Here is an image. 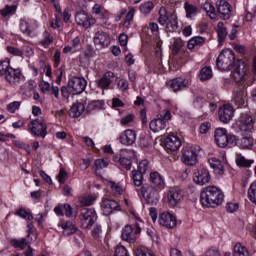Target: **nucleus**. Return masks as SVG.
I'll use <instances>...</instances> for the list:
<instances>
[{"label":"nucleus","mask_w":256,"mask_h":256,"mask_svg":"<svg viewBox=\"0 0 256 256\" xmlns=\"http://www.w3.org/2000/svg\"><path fill=\"white\" fill-rule=\"evenodd\" d=\"M224 199L223 191L216 186H207L200 194V201L204 207H218Z\"/></svg>","instance_id":"f257e3e1"},{"label":"nucleus","mask_w":256,"mask_h":256,"mask_svg":"<svg viewBox=\"0 0 256 256\" xmlns=\"http://www.w3.org/2000/svg\"><path fill=\"white\" fill-rule=\"evenodd\" d=\"M214 137L216 144L222 149H225V147L237 146V136L227 134V129L225 128H216Z\"/></svg>","instance_id":"f03ea898"},{"label":"nucleus","mask_w":256,"mask_h":256,"mask_svg":"<svg viewBox=\"0 0 256 256\" xmlns=\"http://www.w3.org/2000/svg\"><path fill=\"white\" fill-rule=\"evenodd\" d=\"M235 65V52L231 49L223 50L216 60L219 71H229Z\"/></svg>","instance_id":"7ed1b4c3"},{"label":"nucleus","mask_w":256,"mask_h":256,"mask_svg":"<svg viewBox=\"0 0 256 256\" xmlns=\"http://www.w3.org/2000/svg\"><path fill=\"white\" fill-rule=\"evenodd\" d=\"M158 23H160V25H166V28L171 33H173V31H175L176 29H179L177 16L175 14H169V12H167V9L164 7H161L159 10Z\"/></svg>","instance_id":"20e7f679"},{"label":"nucleus","mask_w":256,"mask_h":256,"mask_svg":"<svg viewBox=\"0 0 256 256\" xmlns=\"http://www.w3.org/2000/svg\"><path fill=\"white\" fill-rule=\"evenodd\" d=\"M28 129L35 137L45 139L47 137V124L44 117H38L28 124Z\"/></svg>","instance_id":"39448f33"},{"label":"nucleus","mask_w":256,"mask_h":256,"mask_svg":"<svg viewBox=\"0 0 256 256\" xmlns=\"http://www.w3.org/2000/svg\"><path fill=\"white\" fill-rule=\"evenodd\" d=\"M79 219L82 229H90L97 221V212L91 208H81Z\"/></svg>","instance_id":"423d86ee"},{"label":"nucleus","mask_w":256,"mask_h":256,"mask_svg":"<svg viewBox=\"0 0 256 256\" xmlns=\"http://www.w3.org/2000/svg\"><path fill=\"white\" fill-rule=\"evenodd\" d=\"M201 146L193 145L190 148L182 150L183 162L185 165L193 166L197 163V157L201 154Z\"/></svg>","instance_id":"0eeeda50"},{"label":"nucleus","mask_w":256,"mask_h":256,"mask_svg":"<svg viewBox=\"0 0 256 256\" xmlns=\"http://www.w3.org/2000/svg\"><path fill=\"white\" fill-rule=\"evenodd\" d=\"M141 233V226L139 223L134 224V228L131 225H126L122 229V240L126 241L127 243H135L137 241L138 235Z\"/></svg>","instance_id":"6e6552de"},{"label":"nucleus","mask_w":256,"mask_h":256,"mask_svg":"<svg viewBox=\"0 0 256 256\" xmlns=\"http://www.w3.org/2000/svg\"><path fill=\"white\" fill-rule=\"evenodd\" d=\"M249 75V65L243 60H238L234 65V70L232 72V77L235 83H241L244 79H247Z\"/></svg>","instance_id":"1a4fd4ad"},{"label":"nucleus","mask_w":256,"mask_h":256,"mask_svg":"<svg viewBox=\"0 0 256 256\" xmlns=\"http://www.w3.org/2000/svg\"><path fill=\"white\" fill-rule=\"evenodd\" d=\"M71 95H81L87 88V80L81 77H72L68 80Z\"/></svg>","instance_id":"9d476101"},{"label":"nucleus","mask_w":256,"mask_h":256,"mask_svg":"<svg viewBox=\"0 0 256 256\" xmlns=\"http://www.w3.org/2000/svg\"><path fill=\"white\" fill-rule=\"evenodd\" d=\"M159 189L154 186H149L147 184L143 185L140 189L142 196L146 199L147 203H155L159 201Z\"/></svg>","instance_id":"9b49d317"},{"label":"nucleus","mask_w":256,"mask_h":256,"mask_svg":"<svg viewBox=\"0 0 256 256\" xmlns=\"http://www.w3.org/2000/svg\"><path fill=\"white\" fill-rule=\"evenodd\" d=\"M238 127L242 133H252L255 129V122H253V116L251 114H242Z\"/></svg>","instance_id":"f8f14e48"},{"label":"nucleus","mask_w":256,"mask_h":256,"mask_svg":"<svg viewBox=\"0 0 256 256\" xmlns=\"http://www.w3.org/2000/svg\"><path fill=\"white\" fill-rule=\"evenodd\" d=\"M194 183L197 185H206L211 181V174L205 167H200L194 171Z\"/></svg>","instance_id":"ddd939ff"},{"label":"nucleus","mask_w":256,"mask_h":256,"mask_svg":"<svg viewBox=\"0 0 256 256\" xmlns=\"http://www.w3.org/2000/svg\"><path fill=\"white\" fill-rule=\"evenodd\" d=\"M75 21L77 25H80L81 27H85V29H89L91 25H95V23H97V20L89 16V14H87V12L85 11L77 12L75 15Z\"/></svg>","instance_id":"4468645a"},{"label":"nucleus","mask_w":256,"mask_h":256,"mask_svg":"<svg viewBox=\"0 0 256 256\" xmlns=\"http://www.w3.org/2000/svg\"><path fill=\"white\" fill-rule=\"evenodd\" d=\"M232 103L239 108L247 104V91L242 88H235L232 95Z\"/></svg>","instance_id":"2eb2a0df"},{"label":"nucleus","mask_w":256,"mask_h":256,"mask_svg":"<svg viewBox=\"0 0 256 256\" xmlns=\"http://www.w3.org/2000/svg\"><path fill=\"white\" fill-rule=\"evenodd\" d=\"M183 199V193L179 188H171L167 191V203L169 207H177Z\"/></svg>","instance_id":"dca6fc26"},{"label":"nucleus","mask_w":256,"mask_h":256,"mask_svg":"<svg viewBox=\"0 0 256 256\" xmlns=\"http://www.w3.org/2000/svg\"><path fill=\"white\" fill-rule=\"evenodd\" d=\"M21 77H23L21 69H15L13 67H11L5 75L7 83L12 85L13 87H16V85H19L21 83Z\"/></svg>","instance_id":"f3484780"},{"label":"nucleus","mask_w":256,"mask_h":256,"mask_svg":"<svg viewBox=\"0 0 256 256\" xmlns=\"http://www.w3.org/2000/svg\"><path fill=\"white\" fill-rule=\"evenodd\" d=\"M159 223L166 229H173L177 226V217L169 212H163L159 216Z\"/></svg>","instance_id":"a211bd4d"},{"label":"nucleus","mask_w":256,"mask_h":256,"mask_svg":"<svg viewBox=\"0 0 256 256\" xmlns=\"http://www.w3.org/2000/svg\"><path fill=\"white\" fill-rule=\"evenodd\" d=\"M101 209L103 215L109 216L114 211H119L121 209V206H119V202L111 199H104L101 203Z\"/></svg>","instance_id":"6ab92c4d"},{"label":"nucleus","mask_w":256,"mask_h":256,"mask_svg":"<svg viewBox=\"0 0 256 256\" xmlns=\"http://www.w3.org/2000/svg\"><path fill=\"white\" fill-rule=\"evenodd\" d=\"M216 5L220 19H224V21L231 19V4H229V2L226 0H219Z\"/></svg>","instance_id":"aec40b11"},{"label":"nucleus","mask_w":256,"mask_h":256,"mask_svg":"<svg viewBox=\"0 0 256 256\" xmlns=\"http://www.w3.org/2000/svg\"><path fill=\"white\" fill-rule=\"evenodd\" d=\"M233 106L231 104H225L222 107H220L218 111L219 119L222 123H229L231 119H233V113H234Z\"/></svg>","instance_id":"412c9836"},{"label":"nucleus","mask_w":256,"mask_h":256,"mask_svg":"<svg viewBox=\"0 0 256 256\" xmlns=\"http://www.w3.org/2000/svg\"><path fill=\"white\" fill-rule=\"evenodd\" d=\"M93 41L97 47H100L101 49H105V47H109L111 43V38L109 37V34L103 31H98L95 33Z\"/></svg>","instance_id":"4be33fe9"},{"label":"nucleus","mask_w":256,"mask_h":256,"mask_svg":"<svg viewBox=\"0 0 256 256\" xmlns=\"http://www.w3.org/2000/svg\"><path fill=\"white\" fill-rule=\"evenodd\" d=\"M119 141L122 145H133L135 141H137V134L135 133V130H125L119 137Z\"/></svg>","instance_id":"5701e85b"},{"label":"nucleus","mask_w":256,"mask_h":256,"mask_svg":"<svg viewBox=\"0 0 256 256\" xmlns=\"http://www.w3.org/2000/svg\"><path fill=\"white\" fill-rule=\"evenodd\" d=\"M131 159H135V152L133 150H125L119 165L126 171H131V167H133V160Z\"/></svg>","instance_id":"b1692460"},{"label":"nucleus","mask_w":256,"mask_h":256,"mask_svg":"<svg viewBox=\"0 0 256 256\" xmlns=\"http://www.w3.org/2000/svg\"><path fill=\"white\" fill-rule=\"evenodd\" d=\"M114 79H115V73L111 71L105 72L104 75L97 81V87L103 90L109 89Z\"/></svg>","instance_id":"393cba45"},{"label":"nucleus","mask_w":256,"mask_h":256,"mask_svg":"<svg viewBox=\"0 0 256 256\" xmlns=\"http://www.w3.org/2000/svg\"><path fill=\"white\" fill-rule=\"evenodd\" d=\"M167 151H178L181 147V140L175 135H169L164 141Z\"/></svg>","instance_id":"a878e982"},{"label":"nucleus","mask_w":256,"mask_h":256,"mask_svg":"<svg viewBox=\"0 0 256 256\" xmlns=\"http://www.w3.org/2000/svg\"><path fill=\"white\" fill-rule=\"evenodd\" d=\"M189 85V80L177 77L170 81V88L174 91V93H177V91H183V89H186V87Z\"/></svg>","instance_id":"bb28decb"},{"label":"nucleus","mask_w":256,"mask_h":256,"mask_svg":"<svg viewBox=\"0 0 256 256\" xmlns=\"http://www.w3.org/2000/svg\"><path fill=\"white\" fill-rule=\"evenodd\" d=\"M254 143L255 139H253L251 135H246L239 139L236 138V145H238L240 149H252Z\"/></svg>","instance_id":"cd10ccee"},{"label":"nucleus","mask_w":256,"mask_h":256,"mask_svg":"<svg viewBox=\"0 0 256 256\" xmlns=\"http://www.w3.org/2000/svg\"><path fill=\"white\" fill-rule=\"evenodd\" d=\"M85 112V104L81 102H77L74 104L69 110V116L73 119H77V117H81Z\"/></svg>","instance_id":"c85d7f7f"},{"label":"nucleus","mask_w":256,"mask_h":256,"mask_svg":"<svg viewBox=\"0 0 256 256\" xmlns=\"http://www.w3.org/2000/svg\"><path fill=\"white\" fill-rule=\"evenodd\" d=\"M150 183H152L153 187L161 190L165 187V182L163 181V177L159 172L150 173Z\"/></svg>","instance_id":"c756f323"},{"label":"nucleus","mask_w":256,"mask_h":256,"mask_svg":"<svg viewBox=\"0 0 256 256\" xmlns=\"http://www.w3.org/2000/svg\"><path fill=\"white\" fill-rule=\"evenodd\" d=\"M208 162L216 175H223L225 173V168L223 167L221 160L217 158H210Z\"/></svg>","instance_id":"7c9ffc66"},{"label":"nucleus","mask_w":256,"mask_h":256,"mask_svg":"<svg viewBox=\"0 0 256 256\" xmlns=\"http://www.w3.org/2000/svg\"><path fill=\"white\" fill-rule=\"evenodd\" d=\"M149 125L151 131L154 133H159V131H163V129L167 127L165 120H161L159 117H156V119L152 120Z\"/></svg>","instance_id":"2f4dec72"},{"label":"nucleus","mask_w":256,"mask_h":256,"mask_svg":"<svg viewBox=\"0 0 256 256\" xmlns=\"http://www.w3.org/2000/svg\"><path fill=\"white\" fill-rule=\"evenodd\" d=\"M216 31L218 35V43L222 45L227 37V28L225 27V23L218 22Z\"/></svg>","instance_id":"473e14b6"},{"label":"nucleus","mask_w":256,"mask_h":256,"mask_svg":"<svg viewBox=\"0 0 256 256\" xmlns=\"http://www.w3.org/2000/svg\"><path fill=\"white\" fill-rule=\"evenodd\" d=\"M254 163H255V160L247 159V158H245V156H242L241 154H237V156H236V165L238 167L249 168Z\"/></svg>","instance_id":"72a5a7b5"},{"label":"nucleus","mask_w":256,"mask_h":256,"mask_svg":"<svg viewBox=\"0 0 256 256\" xmlns=\"http://www.w3.org/2000/svg\"><path fill=\"white\" fill-rule=\"evenodd\" d=\"M20 31H22V33H25V35H28V37H33L35 35L33 27H31V23L27 20H21Z\"/></svg>","instance_id":"f704fd0d"},{"label":"nucleus","mask_w":256,"mask_h":256,"mask_svg":"<svg viewBox=\"0 0 256 256\" xmlns=\"http://www.w3.org/2000/svg\"><path fill=\"white\" fill-rule=\"evenodd\" d=\"M201 45H205V38L201 36H195L188 41V49H195L196 47H201Z\"/></svg>","instance_id":"c9c22d12"},{"label":"nucleus","mask_w":256,"mask_h":256,"mask_svg":"<svg viewBox=\"0 0 256 256\" xmlns=\"http://www.w3.org/2000/svg\"><path fill=\"white\" fill-rule=\"evenodd\" d=\"M10 245L14 247V249H21V251L25 250L28 242L27 239L21 238V239H12L10 241Z\"/></svg>","instance_id":"e433bc0d"},{"label":"nucleus","mask_w":256,"mask_h":256,"mask_svg":"<svg viewBox=\"0 0 256 256\" xmlns=\"http://www.w3.org/2000/svg\"><path fill=\"white\" fill-rule=\"evenodd\" d=\"M234 256H249V250L247 247L241 245V243H236L234 246Z\"/></svg>","instance_id":"4c0bfd02"},{"label":"nucleus","mask_w":256,"mask_h":256,"mask_svg":"<svg viewBox=\"0 0 256 256\" xmlns=\"http://www.w3.org/2000/svg\"><path fill=\"white\" fill-rule=\"evenodd\" d=\"M64 235H73V233L77 232V226H75L71 222L62 223L61 225Z\"/></svg>","instance_id":"58836bf2"},{"label":"nucleus","mask_w":256,"mask_h":256,"mask_svg":"<svg viewBox=\"0 0 256 256\" xmlns=\"http://www.w3.org/2000/svg\"><path fill=\"white\" fill-rule=\"evenodd\" d=\"M144 175L141 172H137L136 170L132 171V181L135 187H141L143 185Z\"/></svg>","instance_id":"ea45409f"},{"label":"nucleus","mask_w":256,"mask_h":256,"mask_svg":"<svg viewBox=\"0 0 256 256\" xmlns=\"http://www.w3.org/2000/svg\"><path fill=\"white\" fill-rule=\"evenodd\" d=\"M11 68V61L9 58L0 60V77L7 75L8 70Z\"/></svg>","instance_id":"a19ab883"},{"label":"nucleus","mask_w":256,"mask_h":256,"mask_svg":"<svg viewBox=\"0 0 256 256\" xmlns=\"http://www.w3.org/2000/svg\"><path fill=\"white\" fill-rule=\"evenodd\" d=\"M43 39L39 41V44L42 45V47H49L53 43V36L49 31H44L42 35Z\"/></svg>","instance_id":"79ce46f5"},{"label":"nucleus","mask_w":256,"mask_h":256,"mask_svg":"<svg viewBox=\"0 0 256 256\" xmlns=\"http://www.w3.org/2000/svg\"><path fill=\"white\" fill-rule=\"evenodd\" d=\"M134 254L135 256H155V254H153V251L145 246H140L134 249Z\"/></svg>","instance_id":"37998d69"},{"label":"nucleus","mask_w":256,"mask_h":256,"mask_svg":"<svg viewBox=\"0 0 256 256\" xmlns=\"http://www.w3.org/2000/svg\"><path fill=\"white\" fill-rule=\"evenodd\" d=\"M199 77L200 81H208L213 77V70H211V67H204L201 69Z\"/></svg>","instance_id":"c03bdc74"},{"label":"nucleus","mask_w":256,"mask_h":256,"mask_svg":"<svg viewBox=\"0 0 256 256\" xmlns=\"http://www.w3.org/2000/svg\"><path fill=\"white\" fill-rule=\"evenodd\" d=\"M95 196L93 195H86V196H81L79 198V203L83 207H89L90 205H93L95 203Z\"/></svg>","instance_id":"a18cd8bd"},{"label":"nucleus","mask_w":256,"mask_h":256,"mask_svg":"<svg viewBox=\"0 0 256 256\" xmlns=\"http://www.w3.org/2000/svg\"><path fill=\"white\" fill-rule=\"evenodd\" d=\"M17 12V5H6L3 9L0 10L2 17H7L9 15H15Z\"/></svg>","instance_id":"49530a36"},{"label":"nucleus","mask_w":256,"mask_h":256,"mask_svg":"<svg viewBox=\"0 0 256 256\" xmlns=\"http://www.w3.org/2000/svg\"><path fill=\"white\" fill-rule=\"evenodd\" d=\"M153 7H155L153 5V2L148 1V2H144L140 5L139 9L140 12L143 13V15H149V13H151V11H153Z\"/></svg>","instance_id":"de8ad7c7"},{"label":"nucleus","mask_w":256,"mask_h":256,"mask_svg":"<svg viewBox=\"0 0 256 256\" xmlns=\"http://www.w3.org/2000/svg\"><path fill=\"white\" fill-rule=\"evenodd\" d=\"M203 10L206 12L208 17H210V19H215V17H217V14L215 13V7H213L211 3L206 2L204 4Z\"/></svg>","instance_id":"09e8293b"},{"label":"nucleus","mask_w":256,"mask_h":256,"mask_svg":"<svg viewBox=\"0 0 256 256\" xmlns=\"http://www.w3.org/2000/svg\"><path fill=\"white\" fill-rule=\"evenodd\" d=\"M15 215L21 217L22 219H25L26 221H33V214L27 212V210L23 208L16 211Z\"/></svg>","instance_id":"8fccbe9b"},{"label":"nucleus","mask_w":256,"mask_h":256,"mask_svg":"<svg viewBox=\"0 0 256 256\" xmlns=\"http://www.w3.org/2000/svg\"><path fill=\"white\" fill-rule=\"evenodd\" d=\"M138 173H141L142 175H146L147 171H149V161L142 160L138 164V169L136 170Z\"/></svg>","instance_id":"3c124183"},{"label":"nucleus","mask_w":256,"mask_h":256,"mask_svg":"<svg viewBox=\"0 0 256 256\" xmlns=\"http://www.w3.org/2000/svg\"><path fill=\"white\" fill-rule=\"evenodd\" d=\"M185 11L186 17H188V19H191V17H194V15L197 13V8L194 5H191L188 2H186Z\"/></svg>","instance_id":"603ef678"},{"label":"nucleus","mask_w":256,"mask_h":256,"mask_svg":"<svg viewBox=\"0 0 256 256\" xmlns=\"http://www.w3.org/2000/svg\"><path fill=\"white\" fill-rule=\"evenodd\" d=\"M248 197L250 201L256 205V181L250 185L248 189Z\"/></svg>","instance_id":"864d4df0"},{"label":"nucleus","mask_w":256,"mask_h":256,"mask_svg":"<svg viewBox=\"0 0 256 256\" xmlns=\"http://www.w3.org/2000/svg\"><path fill=\"white\" fill-rule=\"evenodd\" d=\"M27 237L31 238V241H37V231L35 230V228L33 227L32 223H28L27 224Z\"/></svg>","instance_id":"5fc2aeb1"},{"label":"nucleus","mask_w":256,"mask_h":256,"mask_svg":"<svg viewBox=\"0 0 256 256\" xmlns=\"http://www.w3.org/2000/svg\"><path fill=\"white\" fill-rule=\"evenodd\" d=\"M133 17H135V8H131L129 12L126 15L124 26L129 27L131 25V22L133 21Z\"/></svg>","instance_id":"6e6d98bb"},{"label":"nucleus","mask_w":256,"mask_h":256,"mask_svg":"<svg viewBox=\"0 0 256 256\" xmlns=\"http://www.w3.org/2000/svg\"><path fill=\"white\" fill-rule=\"evenodd\" d=\"M103 105H105V102L103 100H94L89 103L88 108L89 109H103Z\"/></svg>","instance_id":"4d7b16f0"},{"label":"nucleus","mask_w":256,"mask_h":256,"mask_svg":"<svg viewBox=\"0 0 256 256\" xmlns=\"http://www.w3.org/2000/svg\"><path fill=\"white\" fill-rule=\"evenodd\" d=\"M114 256H129V251L125 246H116Z\"/></svg>","instance_id":"13d9d810"},{"label":"nucleus","mask_w":256,"mask_h":256,"mask_svg":"<svg viewBox=\"0 0 256 256\" xmlns=\"http://www.w3.org/2000/svg\"><path fill=\"white\" fill-rule=\"evenodd\" d=\"M50 26L52 27V29H62L61 16L59 14L55 15V18L52 20Z\"/></svg>","instance_id":"bf43d9fd"},{"label":"nucleus","mask_w":256,"mask_h":256,"mask_svg":"<svg viewBox=\"0 0 256 256\" xmlns=\"http://www.w3.org/2000/svg\"><path fill=\"white\" fill-rule=\"evenodd\" d=\"M20 107H21V102L14 101L7 105V111H9V113H15V111H17V109H19Z\"/></svg>","instance_id":"052dcab7"},{"label":"nucleus","mask_w":256,"mask_h":256,"mask_svg":"<svg viewBox=\"0 0 256 256\" xmlns=\"http://www.w3.org/2000/svg\"><path fill=\"white\" fill-rule=\"evenodd\" d=\"M39 87L41 89V92L44 93V94L51 92V84H49V82H47L45 80H42L39 83Z\"/></svg>","instance_id":"680f3d73"},{"label":"nucleus","mask_w":256,"mask_h":256,"mask_svg":"<svg viewBox=\"0 0 256 256\" xmlns=\"http://www.w3.org/2000/svg\"><path fill=\"white\" fill-rule=\"evenodd\" d=\"M133 119H135V115L128 114L121 118L120 123H121V125L126 127L127 125H129V123H132Z\"/></svg>","instance_id":"e2e57ef3"},{"label":"nucleus","mask_w":256,"mask_h":256,"mask_svg":"<svg viewBox=\"0 0 256 256\" xmlns=\"http://www.w3.org/2000/svg\"><path fill=\"white\" fill-rule=\"evenodd\" d=\"M68 177H69V175L67 174V171H65V169L61 168L59 171V174L57 176L58 181L63 184L67 181Z\"/></svg>","instance_id":"0e129e2a"},{"label":"nucleus","mask_w":256,"mask_h":256,"mask_svg":"<svg viewBox=\"0 0 256 256\" xmlns=\"http://www.w3.org/2000/svg\"><path fill=\"white\" fill-rule=\"evenodd\" d=\"M109 163H107V161L103 160V159H97L94 162V167L96 169H105L106 167H108Z\"/></svg>","instance_id":"69168bd1"},{"label":"nucleus","mask_w":256,"mask_h":256,"mask_svg":"<svg viewBox=\"0 0 256 256\" xmlns=\"http://www.w3.org/2000/svg\"><path fill=\"white\" fill-rule=\"evenodd\" d=\"M158 119H161L164 121L166 124L171 121V111L166 110L164 114H157Z\"/></svg>","instance_id":"338daca9"},{"label":"nucleus","mask_w":256,"mask_h":256,"mask_svg":"<svg viewBox=\"0 0 256 256\" xmlns=\"http://www.w3.org/2000/svg\"><path fill=\"white\" fill-rule=\"evenodd\" d=\"M117 87L120 91H127L129 89V82L126 79H120Z\"/></svg>","instance_id":"774afa93"}]
</instances>
